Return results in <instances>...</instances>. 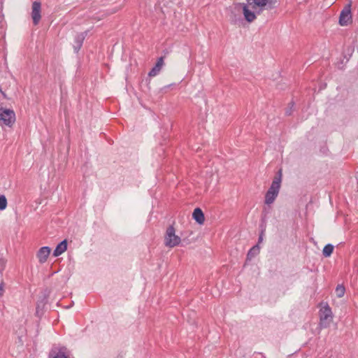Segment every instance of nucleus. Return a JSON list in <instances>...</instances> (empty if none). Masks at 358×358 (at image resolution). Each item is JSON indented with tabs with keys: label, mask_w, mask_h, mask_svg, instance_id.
Instances as JSON below:
<instances>
[{
	"label": "nucleus",
	"mask_w": 358,
	"mask_h": 358,
	"mask_svg": "<svg viewBox=\"0 0 358 358\" xmlns=\"http://www.w3.org/2000/svg\"><path fill=\"white\" fill-rule=\"evenodd\" d=\"M245 4L238 3L235 6L238 12L243 10V13L246 21L252 22L256 19V15L263 10L271 8L273 3V0H246Z\"/></svg>",
	"instance_id": "f257e3e1"
},
{
	"label": "nucleus",
	"mask_w": 358,
	"mask_h": 358,
	"mask_svg": "<svg viewBox=\"0 0 358 358\" xmlns=\"http://www.w3.org/2000/svg\"><path fill=\"white\" fill-rule=\"evenodd\" d=\"M282 180V171L280 170L275 176L271 185L266 193L265 203L270 205L274 202L278 195Z\"/></svg>",
	"instance_id": "f03ea898"
},
{
	"label": "nucleus",
	"mask_w": 358,
	"mask_h": 358,
	"mask_svg": "<svg viewBox=\"0 0 358 358\" xmlns=\"http://www.w3.org/2000/svg\"><path fill=\"white\" fill-rule=\"evenodd\" d=\"M15 121V114L13 110L0 108V126L11 127Z\"/></svg>",
	"instance_id": "7ed1b4c3"
},
{
	"label": "nucleus",
	"mask_w": 358,
	"mask_h": 358,
	"mask_svg": "<svg viewBox=\"0 0 358 358\" xmlns=\"http://www.w3.org/2000/svg\"><path fill=\"white\" fill-rule=\"evenodd\" d=\"M180 243V238L176 235V231L173 226H169L166 231L164 244L169 248H173Z\"/></svg>",
	"instance_id": "20e7f679"
},
{
	"label": "nucleus",
	"mask_w": 358,
	"mask_h": 358,
	"mask_svg": "<svg viewBox=\"0 0 358 358\" xmlns=\"http://www.w3.org/2000/svg\"><path fill=\"white\" fill-rule=\"evenodd\" d=\"M332 318L333 313L331 309L327 303L320 310V326L324 328L327 327L330 324Z\"/></svg>",
	"instance_id": "39448f33"
},
{
	"label": "nucleus",
	"mask_w": 358,
	"mask_h": 358,
	"mask_svg": "<svg viewBox=\"0 0 358 358\" xmlns=\"http://www.w3.org/2000/svg\"><path fill=\"white\" fill-rule=\"evenodd\" d=\"M352 22V14L350 4H348L341 11L339 17V24L341 26H347Z\"/></svg>",
	"instance_id": "423d86ee"
},
{
	"label": "nucleus",
	"mask_w": 358,
	"mask_h": 358,
	"mask_svg": "<svg viewBox=\"0 0 358 358\" xmlns=\"http://www.w3.org/2000/svg\"><path fill=\"white\" fill-rule=\"evenodd\" d=\"M41 4L39 1H35L32 3L31 6V18L33 23L36 25L39 23L41 19Z\"/></svg>",
	"instance_id": "0eeeda50"
},
{
	"label": "nucleus",
	"mask_w": 358,
	"mask_h": 358,
	"mask_svg": "<svg viewBox=\"0 0 358 358\" xmlns=\"http://www.w3.org/2000/svg\"><path fill=\"white\" fill-rule=\"evenodd\" d=\"M50 358H69L66 348L54 346L50 352Z\"/></svg>",
	"instance_id": "6e6552de"
},
{
	"label": "nucleus",
	"mask_w": 358,
	"mask_h": 358,
	"mask_svg": "<svg viewBox=\"0 0 358 358\" xmlns=\"http://www.w3.org/2000/svg\"><path fill=\"white\" fill-rule=\"evenodd\" d=\"M50 248L48 246H44L39 249L36 256L40 263L43 264L47 261L50 254Z\"/></svg>",
	"instance_id": "1a4fd4ad"
},
{
	"label": "nucleus",
	"mask_w": 358,
	"mask_h": 358,
	"mask_svg": "<svg viewBox=\"0 0 358 358\" xmlns=\"http://www.w3.org/2000/svg\"><path fill=\"white\" fill-rule=\"evenodd\" d=\"M164 65V59L163 57H159L155 66L150 71L148 76L150 77L156 76L161 71L162 66Z\"/></svg>",
	"instance_id": "9d476101"
},
{
	"label": "nucleus",
	"mask_w": 358,
	"mask_h": 358,
	"mask_svg": "<svg viewBox=\"0 0 358 358\" xmlns=\"http://www.w3.org/2000/svg\"><path fill=\"white\" fill-rule=\"evenodd\" d=\"M67 249V241L66 240H64L60 242L56 247V248L53 251V255L55 257H58L64 253Z\"/></svg>",
	"instance_id": "9b49d317"
},
{
	"label": "nucleus",
	"mask_w": 358,
	"mask_h": 358,
	"mask_svg": "<svg viewBox=\"0 0 358 358\" xmlns=\"http://www.w3.org/2000/svg\"><path fill=\"white\" fill-rule=\"evenodd\" d=\"M192 217L195 220V221L200 224L204 222V215L199 208H196L194 209L192 214Z\"/></svg>",
	"instance_id": "f8f14e48"
},
{
	"label": "nucleus",
	"mask_w": 358,
	"mask_h": 358,
	"mask_svg": "<svg viewBox=\"0 0 358 358\" xmlns=\"http://www.w3.org/2000/svg\"><path fill=\"white\" fill-rule=\"evenodd\" d=\"M236 5L237 4L234 5L233 10L229 15V20L234 24H237L241 21V13L243 12V10L239 13L235 9Z\"/></svg>",
	"instance_id": "ddd939ff"
},
{
	"label": "nucleus",
	"mask_w": 358,
	"mask_h": 358,
	"mask_svg": "<svg viewBox=\"0 0 358 358\" xmlns=\"http://www.w3.org/2000/svg\"><path fill=\"white\" fill-rule=\"evenodd\" d=\"M260 252V248L258 244L253 246L248 252L247 259L250 260L253 257H256Z\"/></svg>",
	"instance_id": "4468645a"
},
{
	"label": "nucleus",
	"mask_w": 358,
	"mask_h": 358,
	"mask_svg": "<svg viewBox=\"0 0 358 358\" xmlns=\"http://www.w3.org/2000/svg\"><path fill=\"white\" fill-rule=\"evenodd\" d=\"M85 38V36L83 34H78L76 38V43H77L76 46H74V49L76 52H78L80 47L82 46L83 40Z\"/></svg>",
	"instance_id": "2eb2a0df"
},
{
	"label": "nucleus",
	"mask_w": 358,
	"mask_h": 358,
	"mask_svg": "<svg viewBox=\"0 0 358 358\" xmlns=\"http://www.w3.org/2000/svg\"><path fill=\"white\" fill-rule=\"evenodd\" d=\"M334 250V245L331 244L326 245L322 250L323 255L326 257L331 256Z\"/></svg>",
	"instance_id": "dca6fc26"
},
{
	"label": "nucleus",
	"mask_w": 358,
	"mask_h": 358,
	"mask_svg": "<svg viewBox=\"0 0 358 358\" xmlns=\"http://www.w3.org/2000/svg\"><path fill=\"white\" fill-rule=\"evenodd\" d=\"M336 294L338 298H341L344 296L345 292V288L342 285H338L336 287Z\"/></svg>",
	"instance_id": "f3484780"
},
{
	"label": "nucleus",
	"mask_w": 358,
	"mask_h": 358,
	"mask_svg": "<svg viewBox=\"0 0 358 358\" xmlns=\"http://www.w3.org/2000/svg\"><path fill=\"white\" fill-rule=\"evenodd\" d=\"M7 207V199L4 195H0V210H3Z\"/></svg>",
	"instance_id": "a211bd4d"
},
{
	"label": "nucleus",
	"mask_w": 358,
	"mask_h": 358,
	"mask_svg": "<svg viewBox=\"0 0 358 358\" xmlns=\"http://www.w3.org/2000/svg\"><path fill=\"white\" fill-rule=\"evenodd\" d=\"M4 294V284L1 282L0 284V297H1Z\"/></svg>",
	"instance_id": "6ab92c4d"
},
{
	"label": "nucleus",
	"mask_w": 358,
	"mask_h": 358,
	"mask_svg": "<svg viewBox=\"0 0 358 358\" xmlns=\"http://www.w3.org/2000/svg\"><path fill=\"white\" fill-rule=\"evenodd\" d=\"M263 241V232H262L261 235L259 237V243H261Z\"/></svg>",
	"instance_id": "aec40b11"
}]
</instances>
